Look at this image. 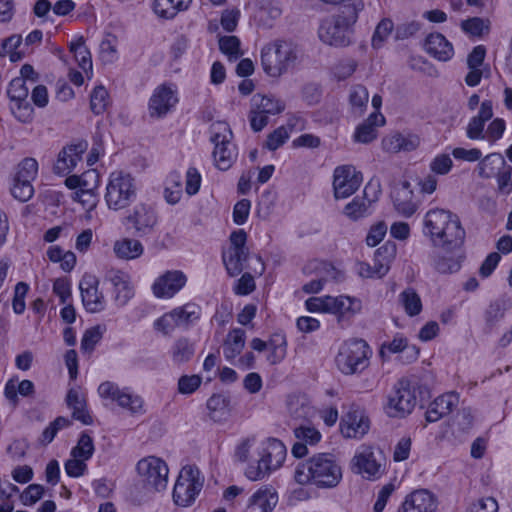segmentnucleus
<instances>
[{"instance_id": "33", "label": "nucleus", "mask_w": 512, "mask_h": 512, "mask_svg": "<svg viewBox=\"0 0 512 512\" xmlns=\"http://www.w3.org/2000/svg\"><path fill=\"white\" fill-rule=\"evenodd\" d=\"M418 144V137L404 136L400 133H394L382 140L383 149L390 153H397L399 151H412L418 146Z\"/></svg>"}, {"instance_id": "15", "label": "nucleus", "mask_w": 512, "mask_h": 512, "mask_svg": "<svg viewBox=\"0 0 512 512\" xmlns=\"http://www.w3.org/2000/svg\"><path fill=\"white\" fill-rule=\"evenodd\" d=\"M178 102L177 92L170 85H159L149 100L151 117L162 118L169 113Z\"/></svg>"}, {"instance_id": "21", "label": "nucleus", "mask_w": 512, "mask_h": 512, "mask_svg": "<svg viewBox=\"0 0 512 512\" xmlns=\"http://www.w3.org/2000/svg\"><path fill=\"white\" fill-rule=\"evenodd\" d=\"M87 148L86 142H79L74 145L64 147L54 165V172L59 175L69 174L81 160L82 154Z\"/></svg>"}, {"instance_id": "1", "label": "nucleus", "mask_w": 512, "mask_h": 512, "mask_svg": "<svg viewBox=\"0 0 512 512\" xmlns=\"http://www.w3.org/2000/svg\"><path fill=\"white\" fill-rule=\"evenodd\" d=\"M364 7L363 0H354L342 5L335 14L323 19L318 30L320 40L336 47L351 44L355 24Z\"/></svg>"}, {"instance_id": "54", "label": "nucleus", "mask_w": 512, "mask_h": 512, "mask_svg": "<svg viewBox=\"0 0 512 512\" xmlns=\"http://www.w3.org/2000/svg\"><path fill=\"white\" fill-rule=\"evenodd\" d=\"M219 48L222 53L230 58H238L242 55L240 51V40L236 36H223L219 39Z\"/></svg>"}, {"instance_id": "10", "label": "nucleus", "mask_w": 512, "mask_h": 512, "mask_svg": "<svg viewBox=\"0 0 512 512\" xmlns=\"http://www.w3.org/2000/svg\"><path fill=\"white\" fill-rule=\"evenodd\" d=\"M416 405V395L410 382L406 379L399 380L388 396L386 412L390 417L403 418L409 415Z\"/></svg>"}, {"instance_id": "45", "label": "nucleus", "mask_w": 512, "mask_h": 512, "mask_svg": "<svg viewBox=\"0 0 512 512\" xmlns=\"http://www.w3.org/2000/svg\"><path fill=\"white\" fill-rule=\"evenodd\" d=\"M292 129V125L278 127L273 132L268 134L264 147L270 151L277 150L288 140Z\"/></svg>"}, {"instance_id": "38", "label": "nucleus", "mask_w": 512, "mask_h": 512, "mask_svg": "<svg viewBox=\"0 0 512 512\" xmlns=\"http://www.w3.org/2000/svg\"><path fill=\"white\" fill-rule=\"evenodd\" d=\"M251 105L267 116L280 114L285 109V103L272 95H254Z\"/></svg>"}, {"instance_id": "12", "label": "nucleus", "mask_w": 512, "mask_h": 512, "mask_svg": "<svg viewBox=\"0 0 512 512\" xmlns=\"http://www.w3.org/2000/svg\"><path fill=\"white\" fill-rule=\"evenodd\" d=\"M30 87L23 78H14L8 87L7 94L10 99V110L17 120L29 123L34 116V109L27 100Z\"/></svg>"}, {"instance_id": "58", "label": "nucleus", "mask_w": 512, "mask_h": 512, "mask_svg": "<svg viewBox=\"0 0 512 512\" xmlns=\"http://www.w3.org/2000/svg\"><path fill=\"white\" fill-rule=\"evenodd\" d=\"M102 331L100 326L87 329L81 339V349L85 352L94 350L95 345L101 340Z\"/></svg>"}, {"instance_id": "37", "label": "nucleus", "mask_w": 512, "mask_h": 512, "mask_svg": "<svg viewBox=\"0 0 512 512\" xmlns=\"http://www.w3.org/2000/svg\"><path fill=\"white\" fill-rule=\"evenodd\" d=\"M248 254V249H228L223 253V263L230 276H237L243 271V263L247 260Z\"/></svg>"}, {"instance_id": "3", "label": "nucleus", "mask_w": 512, "mask_h": 512, "mask_svg": "<svg viewBox=\"0 0 512 512\" xmlns=\"http://www.w3.org/2000/svg\"><path fill=\"white\" fill-rule=\"evenodd\" d=\"M294 479L301 485L334 488L342 479V469L334 455L319 453L297 466Z\"/></svg>"}, {"instance_id": "49", "label": "nucleus", "mask_w": 512, "mask_h": 512, "mask_svg": "<svg viewBox=\"0 0 512 512\" xmlns=\"http://www.w3.org/2000/svg\"><path fill=\"white\" fill-rule=\"evenodd\" d=\"M108 92L103 86L94 88L90 96V107L94 114H102L107 107Z\"/></svg>"}, {"instance_id": "32", "label": "nucleus", "mask_w": 512, "mask_h": 512, "mask_svg": "<svg viewBox=\"0 0 512 512\" xmlns=\"http://www.w3.org/2000/svg\"><path fill=\"white\" fill-rule=\"evenodd\" d=\"M34 392L35 387L33 382L27 379L22 380L18 385H16L15 379H9L4 388V396L13 408H15L19 403L18 394L23 397H29L32 396Z\"/></svg>"}, {"instance_id": "57", "label": "nucleus", "mask_w": 512, "mask_h": 512, "mask_svg": "<svg viewBox=\"0 0 512 512\" xmlns=\"http://www.w3.org/2000/svg\"><path fill=\"white\" fill-rule=\"evenodd\" d=\"M290 414L296 419H305L312 414V407L303 399L293 398L288 402Z\"/></svg>"}, {"instance_id": "34", "label": "nucleus", "mask_w": 512, "mask_h": 512, "mask_svg": "<svg viewBox=\"0 0 512 512\" xmlns=\"http://www.w3.org/2000/svg\"><path fill=\"white\" fill-rule=\"evenodd\" d=\"M115 255L124 260H132L143 254L144 248L137 239L123 238L115 241L113 245Z\"/></svg>"}, {"instance_id": "2", "label": "nucleus", "mask_w": 512, "mask_h": 512, "mask_svg": "<svg viewBox=\"0 0 512 512\" xmlns=\"http://www.w3.org/2000/svg\"><path fill=\"white\" fill-rule=\"evenodd\" d=\"M424 234L435 246L446 250L460 247L465 239V230L456 214L444 209H431L424 217Z\"/></svg>"}, {"instance_id": "51", "label": "nucleus", "mask_w": 512, "mask_h": 512, "mask_svg": "<svg viewBox=\"0 0 512 512\" xmlns=\"http://www.w3.org/2000/svg\"><path fill=\"white\" fill-rule=\"evenodd\" d=\"M369 99L368 90L362 85L354 86L349 95L351 106L359 113H362L366 108Z\"/></svg>"}, {"instance_id": "48", "label": "nucleus", "mask_w": 512, "mask_h": 512, "mask_svg": "<svg viewBox=\"0 0 512 512\" xmlns=\"http://www.w3.org/2000/svg\"><path fill=\"white\" fill-rule=\"evenodd\" d=\"M408 339L401 334H397L391 341L381 344L379 355L382 360H387L390 354H396L406 348Z\"/></svg>"}, {"instance_id": "11", "label": "nucleus", "mask_w": 512, "mask_h": 512, "mask_svg": "<svg viewBox=\"0 0 512 512\" xmlns=\"http://www.w3.org/2000/svg\"><path fill=\"white\" fill-rule=\"evenodd\" d=\"M137 472L147 488L163 491L167 487L169 469L160 458L149 456L137 463Z\"/></svg>"}, {"instance_id": "16", "label": "nucleus", "mask_w": 512, "mask_h": 512, "mask_svg": "<svg viewBox=\"0 0 512 512\" xmlns=\"http://www.w3.org/2000/svg\"><path fill=\"white\" fill-rule=\"evenodd\" d=\"M352 469L366 479L374 480L381 475V464L371 447L362 446L352 459Z\"/></svg>"}, {"instance_id": "60", "label": "nucleus", "mask_w": 512, "mask_h": 512, "mask_svg": "<svg viewBox=\"0 0 512 512\" xmlns=\"http://www.w3.org/2000/svg\"><path fill=\"white\" fill-rule=\"evenodd\" d=\"M99 175L95 169H90L80 175V194L92 196V191L97 187Z\"/></svg>"}, {"instance_id": "41", "label": "nucleus", "mask_w": 512, "mask_h": 512, "mask_svg": "<svg viewBox=\"0 0 512 512\" xmlns=\"http://www.w3.org/2000/svg\"><path fill=\"white\" fill-rule=\"evenodd\" d=\"M399 301L402 304L407 315L413 317L422 311V301L418 293L413 288H407L399 295Z\"/></svg>"}, {"instance_id": "56", "label": "nucleus", "mask_w": 512, "mask_h": 512, "mask_svg": "<svg viewBox=\"0 0 512 512\" xmlns=\"http://www.w3.org/2000/svg\"><path fill=\"white\" fill-rule=\"evenodd\" d=\"M295 437L306 445H315L321 439L320 432L314 427L300 426L294 429Z\"/></svg>"}, {"instance_id": "63", "label": "nucleus", "mask_w": 512, "mask_h": 512, "mask_svg": "<svg viewBox=\"0 0 512 512\" xmlns=\"http://www.w3.org/2000/svg\"><path fill=\"white\" fill-rule=\"evenodd\" d=\"M453 162L448 154L437 155L430 163L432 172L439 175H446L452 169Z\"/></svg>"}, {"instance_id": "25", "label": "nucleus", "mask_w": 512, "mask_h": 512, "mask_svg": "<svg viewBox=\"0 0 512 512\" xmlns=\"http://www.w3.org/2000/svg\"><path fill=\"white\" fill-rule=\"evenodd\" d=\"M277 502L276 491L271 486H264L251 496L245 512H272Z\"/></svg>"}, {"instance_id": "27", "label": "nucleus", "mask_w": 512, "mask_h": 512, "mask_svg": "<svg viewBox=\"0 0 512 512\" xmlns=\"http://www.w3.org/2000/svg\"><path fill=\"white\" fill-rule=\"evenodd\" d=\"M372 188V184L369 183L364 189V197H355L350 203L344 208V214L352 219L358 220L371 214L372 203L375 202L377 196L374 198H368V191Z\"/></svg>"}, {"instance_id": "62", "label": "nucleus", "mask_w": 512, "mask_h": 512, "mask_svg": "<svg viewBox=\"0 0 512 512\" xmlns=\"http://www.w3.org/2000/svg\"><path fill=\"white\" fill-rule=\"evenodd\" d=\"M461 28L472 36H481L484 31H488L489 29L488 25L485 24V21L478 17L462 21Z\"/></svg>"}, {"instance_id": "43", "label": "nucleus", "mask_w": 512, "mask_h": 512, "mask_svg": "<svg viewBox=\"0 0 512 512\" xmlns=\"http://www.w3.org/2000/svg\"><path fill=\"white\" fill-rule=\"evenodd\" d=\"M22 43L21 35L14 34L3 40L0 48V56L5 57L9 55L11 62H17L22 59L23 53L17 51Z\"/></svg>"}, {"instance_id": "6", "label": "nucleus", "mask_w": 512, "mask_h": 512, "mask_svg": "<svg viewBox=\"0 0 512 512\" xmlns=\"http://www.w3.org/2000/svg\"><path fill=\"white\" fill-rule=\"evenodd\" d=\"M371 349L362 339H350L339 347L335 357L337 369L344 375L360 374L369 365Z\"/></svg>"}, {"instance_id": "9", "label": "nucleus", "mask_w": 512, "mask_h": 512, "mask_svg": "<svg viewBox=\"0 0 512 512\" xmlns=\"http://www.w3.org/2000/svg\"><path fill=\"white\" fill-rule=\"evenodd\" d=\"M203 487V478L195 466L182 468L173 489V500L181 507L190 506Z\"/></svg>"}, {"instance_id": "64", "label": "nucleus", "mask_w": 512, "mask_h": 512, "mask_svg": "<svg viewBox=\"0 0 512 512\" xmlns=\"http://www.w3.org/2000/svg\"><path fill=\"white\" fill-rule=\"evenodd\" d=\"M495 178L499 193L508 195L512 192V167L510 165L507 164Z\"/></svg>"}, {"instance_id": "29", "label": "nucleus", "mask_w": 512, "mask_h": 512, "mask_svg": "<svg viewBox=\"0 0 512 512\" xmlns=\"http://www.w3.org/2000/svg\"><path fill=\"white\" fill-rule=\"evenodd\" d=\"M209 418L214 422H223L230 416V397L224 394H213L206 403Z\"/></svg>"}, {"instance_id": "59", "label": "nucleus", "mask_w": 512, "mask_h": 512, "mask_svg": "<svg viewBox=\"0 0 512 512\" xmlns=\"http://www.w3.org/2000/svg\"><path fill=\"white\" fill-rule=\"evenodd\" d=\"M201 382L198 375H183L178 380V392L183 395L192 394L200 387Z\"/></svg>"}, {"instance_id": "5", "label": "nucleus", "mask_w": 512, "mask_h": 512, "mask_svg": "<svg viewBox=\"0 0 512 512\" xmlns=\"http://www.w3.org/2000/svg\"><path fill=\"white\" fill-rule=\"evenodd\" d=\"M137 197L135 178L124 171L110 173L104 195L110 210L119 211L129 207Z\"/></svg>"}, {"instance_id": "23", "label": "nucleus", "mask_w": 512, "mask_h": 512, "mask_svg": "<svg viewBox=\"0 0 512 512\" xmlns=\"http://www.w3.org/2000/svg\"><path fill=\"white\" fill-rule=\"evenodd\" d=\"M327 301L329 313L336 314L339 321L349 320L362 309L361 301L349 296H329Z\"/></svg>"}, {"instance_id": "18", "label": "nucleus", "mask_w": 512, "mask_h": 512, "mask_svg": "<svg viewBox=\"0 0 512 512\" xmlns=\"http://www.w3.org/2000/svg\"><path fill=\"white\" fill-rule=\"evenodd\" d=\"M98 285L99 281L93 275H84L79 283L83 305L90 313H98L105 308L104 296L98 291Z\"/></svg>"}, {"instance_id": "44", "label": "nucleus", "mask_w": 512, "mask_h": 512, "mask_svg": "<svg viewBox=\"0 0 512 512\" xmlns=\"http://www.w3.org/2000/svg\"><path fill=\"white\" fill-rule=\"evenodd\" d=\"M433 266L442 274L455 273L460 269V261L453 256H445L436 252L433 255Z\"/></svg>"}, {"instance_id": "28", "label": "nucleus", "mask_w": 512, "mask_h": 512, "mask_svg": "<svg viewBox=\"0 0 512 512\" xmlns=\"http://www.w3.org/2000/svg\"><path fill=\"white\" fill-rule=\"evenodd\" d=\"M169 316L175 326L187 329L200 318L201 308L195 303H187L171 310Z\"/></svg>"}, {"instance_id": "50", "label": "nucleus", "mask_w": 512, "mask_h": 512, "mask_svg": "<svg viewBox=\"0 0 512 512\" xmlns=\"http://www.w3.org/2000/svg\"><path fill=\"white\" fill-rule=\"evenodd\" d=\"M118 406L128 410L133 415L143 414L145 412L143 399L138 395L130 393L129 390L122 396Z\"/></svg>"}, {"instance_id": "47", "label": "nucleus", "mask_w": 512, "mask_h": 512, "mask_svg": "<svg viewBox=\"0 0 512 512\" xmlns=\"http://www.w3.org/2000/svg\"><path fill=\"white\" fill-rule=\"evenodd\" d=\"M128 390V388H120L114 382L105 381L99 385L98 394L101 398L114 401L118 404L122 396H124Z\"/></svg>"}, {"instance_id": "19", "label": "nucleus", "mask_w": 512, "mask_h": 512, "mask_svg": "<svg viewBox=\"0 0 512 512\" xmlns=\"http://www.w3.org/2000/svg\"><path fill=\"white\" fill-rule=\"evenodd\" d=\"M437 500L428 490L420 489L409 494L398 512H435Z\"/></svg>"}, {"instance_id": "31", "label": "nucleus", "mask_w": 512, "mask_h": 512, "mask_svg": "<svg viewBox=\"0 0 512 512\" xmlns=\"http://www.w3.org/2000/svg\"><path fill=\"white\" fill-rule=\"evenodd\" d=\"M246 333L241 328L230 331L223 343V354L227 361L232 362L245 346Z\"/></svg>"}, {"instance_id": "61", "label": "nucleus", "mask_w": 512, "mask_h": 512, "mask_svg": "<svg viewBox=\"0 0 512 512\" xmlns=\"http://www.w3.org/2000/svg\"><path fill=\"white\" fill-rule=\"evenodd\" d=\"M87 460L81 457H72L65 462L64 468L68 476L78 478L87 470Z\"/></svg>"}, {"instance_id": "17", "label": "nucleus", "mask_w": 512, "mask_h": 512, "mask_svg": "<svg viewBox=\"0 0 512 512\" xmlns=\"http://www.w3.org/2000/svg\"><path fill=\"white\" fill-rule=\"evenodd\" d=\"M186 282L187 277L182 271H167L155 280L152 291L157 298H171L185 286Z\"/></svg>"}, {"instance_id": "40", "label": "nucleus", "mask_w": 512, "mask_h": 512, "mask_svg": "<svg viewBox=\"0 0 512 512\" xmlns=\"http://www.w3.org/2000/svg\"><path fill=\"white\" fill-rule=\"evenodd\" d=\"M69 48L70 52L74 54L75 60L82 70L85 72L92 70L91 54L85 46V40L83 36H80L75 41H72L69 45Z\"/></svg>"}, {"instance_id": "35", "label": "nucleus", "mask_w": 512, "mask_h": 512, "mask_svg": "<svg viewBox=\"0 0 512 512\" xmlns=\"http://www.w3.org/2000/svg\"><path fill=\"white\" fill-rule=\"evenodd\" d=\"M191 2L192 0H155L153 9L159 17L172 19L179 12L187 10Z\"/></svg>"}, {"instance_id": "22", "label": "nucleus", "mask_w": 512, "mask_h": 512, "mask_svg": "<svg viewBox=\"0 0 512 512\" xmlns=\"http://www.w3.org/2000/svg\"><path fill=\"white\" fill-rule=\"evenodd\" d=\"M391 198L395 210L401 216L410 217L415 213L417 205L413 201V191L408 181L396 185L391 192Z\"/></svg>"}, {"instance_id": "55", "label": "nucleus", "mask_w": 512, "mask_h": 512, "mask_svg": "<svg viewBox=\"0 0 512 512\" xmlns=\"http://www.w3.org/2000/svg\"><path fill=\"white\" fill-rule=\"evenodd\" d=\"M38 171V163L33 158H25L20 164L16 177L18 180L32 181Z\"/></svg>"}, {"instance_id": "8", "label": "nucleus", "mask_w": 512, "mask_h": 512, "mask_svg": "<svg viewBox=\"0 0 512 512\" xmlns=\"http://www.w3.org/2000/svg\"><path fill=\"white\" fill-rule=\"evenodd\" d=\"M233 134L228 123L218 121L210 126V141L214 144L213 159L219 170H228L236 160V148L232 144Z\"/></svg>"}, {"instance_id": "20", "label": "nucleus", "mask_w": 512, "mask_h": 512, "mask_svg": "<svg viewBox=\"0 0 512 512\" xmlns=\"http://www.w3.org/2000/svg\"><path fill=\"white\" fill-rule=\"evenodd\" d=\"M458 404L459 395L457 393H444L429 404L425 413V419L429 423L437 422L441 418L449 415Z\"/></svg>"}, {"instance_id": "53", "label": "nucleus", "mask_w": 512, "mask_h": 512, "mask_svg": "<svg viewBox=\"0 0 512 512\" xmlns=\"http://www.w3.org/2000/svg\"><path fill=\"white\" fill-rule=\"evenodd\" d=\"M11 193L15 199L26 202L33 196L34 189L30 181L15 178Z\"/></svg>"}, {"instance_id": "4", "label": "nucleus", "mask_w": 512, "mask_h": 512, "mask_svg": "<svg viewBox=\"0 0 512 512\" xmlns=\"http://www.w3.org/2000/svg\"><path fill=\"white\" fill-rule=\"evenodd\" d=\"M302 58L300 46L292 40L277 39L261 49V65L270 77H280L296 66Z\"/></svg>"}, {"instance_id": "42", "label": "nucleus", "mask_w": 512, "mask_h": 512, "mask_svg": "<svg viewBox=\"0 0 512 512\" xmlns=\"http://www.w3.org/2000/svg\"><path fill=\"white\" fill-rule=\"evenodd\" d=\"M164 197L169 204H177L182 197L181 176L177 172H172L168 176L167 186L164 190Z\"/></svg>"}, {"instance_id": "7", "label": "nucleus", "mask_w": 512, "mask_h": 512, "mask_svg": "<svg viewBox=\"0 0 512 512\" xmlns=\"http://www.w3.org/2000/svg\"><path fill=\"white\" fill-rule=\"evenodd\" d=\"M259 455L257 465L250 464L245 470V476L251 481L261 480L280 468L285 461L287 450L280 440L269 438L262 443Z\"/></svg>"}, {"instance_id": "52", "label": "nucleus", "mask_w": 512, "mask_h": 512, "mask_svg": "<svg viewBox=\"0 0 512 512\" xmlns=\"http://www.w3.org/2000/svg\"><path fill=\"white\" fill-rule=\"evenodd\" d=\"M45 493V488L40 484H30L20 494V501L25 506L36 504Z\"/></svg>"}, {"instance_id": "13", "label": "nucleus", "mask_w": 512, "mask_h": 512, "mask_svg": "<svg viewBox=\"0 0 512 512\" xmlns=\"http://www.w3.org/2000/svg\"><path fill=\"white\" fill-rule=\"evenodd\" d=\"M126 220L132 225L137 237H144L154 232L158 223V216L151 205L139 203L129 213Z\"/></svg>"}, {"instance_id": "36", "label": "nucleus", "mask_w": 512, "mask_h": 512, "mask_svg": "<svg viewBox=\"0 0 512 512\" xmlns=\"http://www.w3.org/2000/svg\"><path fill=\"white\" fill-rule=\"evenodd\" d=\"M195 353V344L187 337L176 339L171 346L170 354L175 365H182L190 361Z\"/></svg>"}, {"instance_id": "14", "label": "nucleus", "mask_w": 512, "mask_h": 512, "mask_svg": "<svg viewBox=\"0 0 512 512\" xmlns=\"http://www.w3.org/2000/svg\"><path fill=\"white\" fill-rule=\"evenodd\" d=\"M333 188L335 198H347L358 190L362 175L352 165L338 166L334 170Z\"/></svg>"}, {"instance_id": "39", "label": "nucleus", "mask_w": 512, "mask_h": 512, "mask_svg": "<svg viewBox=\"0 0 512 512\" xmlns=\"http://www.w3.org/2000/svg\"><path fill=\"white\" fill-rule=\"evenodd\" d=\"M268 344L267 350L269 353L267 355V361L271 365H276L286 356V338L282 334H274L269 339Z\"/></svg>"}, {"instance_id": "30", "label": "nucleus", "mask_w": 512, "mask_h": 512, "mask_svg": "<svg viewBox=\"0 0 512 512\" xmlns=\"http://www.w3.org/2000/svg\"><path fill=\"white\" fill-rule=\"evenodd\" d=\"M507 166L506 160L500 153H491L480 159L477 170L483 179L495 178Z\"/></svg>"}, {"instance_id": "24", "label": "nucleus", "mask_w": 512, "mask_h": 512, "mask_svg": "<svg viewBox=\"0 0 512 512\" xmlns=\"http://www.w3.org/2000/svg\"><path fill=\"white\" fill-rule=\"evenodd\" d=\"M369 430V419L359 410L349 411L341 422V433L346 438H361Z\"/></svg>"}, {"instance_id": "26", "label": "nucleus", "mask_w": 512, "mask_h": 512, "mask_svg": "<svg viewBox=\"0 0 512 512\" xmlns=\"http://www.w3.org/2000/svg\"><path fill=\"white\" fill-rule=\"evenodd\" d=\"M424 48L428 54L440 61L449 60L454 53L452 44L441 33L428 35Z\"/></svg>"}, {"instance_id": "46", "label": "nucleus", "mask_w": 512, "mask_h": 512, "mask_svg": "<svg viewBox=\"0 0 512 512\" xmlns=\"http://www.w3.org/2000/svg\"><path fill=\"white\" fill-rule=\"evenodd\" d=\"M94 443L92 437L86 432H82L77 445L72 448L70 456L81 457L84 460H89L94 453Z\"/></svg>"}]
</instances>
